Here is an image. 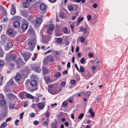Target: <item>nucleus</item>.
I'll return each instance as SVG.
<instances>
[{"label": "nucleus", "instance_id": "52", "mask_svg": "<svg viewBox=\"0 0 128 128\" xmlns=\"http://www.w3.org/2000/svg\"><path fill=\"white\" fill-rule=\"evenodd\" d=\"M70 28H71L72 31H73L74 30V26L72 25H70Z\"/></svg>", "mask_w": 128, "mask_h": 128}, {"label": "nucleus", "instance_id": "32", "mask_svg": "<svg viewBox=\"0 0 128 128\" xmlns=\"http://www.w3.org/2000/svg\"><path fill=\"white\" fill-rule=\"evenodd\" d=\"M54 28V25H52L50 26L49 28V29L50 30L52 31L53 30Z\"/></svg>", "mask_w": 128, "mask_h": 128}, {"label": "nucleus", "instance_id": "64", "mask_svg": "<svg viewBox=\"0 0 128 128\" xmlns=\"http://www.w3.org/2000/svg\"><path fill=\"white\" fill-rule=\"evenodd\" d=\"M49 1L52 3H54L57 0H48Z\"/></svg>", "mask_w": 128, "mask_h": 128}, {"label": "nucleus", "instance_id": "36", "mask_svg": "<svg viewBox=\"0 0 128 128\" xmlns=\"http://www.w3.org/2000/svg\"><path fill=\"white\" fill-rule=\"evenodd\" d=\"M80 70L81 72H84V69L83 67L82 66H80Z\"/></svg>", "mask_w": 128, "mask_h": 128}, {"label": "nucleus", "instance_id": "33", "mask_svg": "<svg viewBox=\"0 0 128 128\" xmlns=\"http://www.w3.org/2000/svg\"><path fill=\"white\" fill-rule=\"evenodd\" d=\"M92 74L90 73H88V74L86 75L85 77V78L86 79H88V78H90L92 76Z\"/></svg>", "mask_w": 128, "mask_h": 128}, {"label": "nucleus", "instance_id": "7", "mask_svg": "<svg viewBox=\"0 0 128 128\" xmlns=\"http://www.w3.org/2000/svg\"><path fill=\"white\" fill-rule=\"evenodd\" d=\"M6 95L10 100L11 99H14L16 98V96L12 94H6Z\"/></svg>", "mask_w": 128, "mask_h": 128}, {"label": "nucleus", "instance_id": "58", "mask_svg": "<svg viewBox=\"0 0 128 128\" xmlns=\"http://www.w3.org/2000/svg\"><path fill=\"white\" fill-rule=\"evenodd\" d=\"M24 112H22L20 114V118L22 119V118L24 114Z\"/></svg>", "mask_w": 128, "mask_h": 128}, {"label": "nucleus", "instance_id": "47", "mask_svg": "<svg viewBox=\"0 0 128 128\" xmlns=\"http://www.w3.org/2000/svg\"><path fill=\"white\" fill-rule=\"evenodd\" d=\"M36 54H34V57H32V60L34 61L35 60L36 58Z\"/></svg>", "mask_w": 128, "mask_h": 128}, {"label": "nucleus", "instance_id": "40", "mask_svg": "<svg viewBox=\"0 0 128 128\" xmlns=\"http://www.w3.org/2000/svg\"><path fill=\"white\" fill-rule=\"evenodd\" d=\"M7 15V13L6 11L5 10H4L3 11L2 14V16H6Z\"/></svg>", "mask_w": 128, "mask_h": 128}, {"label": "nucleus", "instance_id": "21", "mask_svg": "<svg viewBox=\"0 0 128 128\" xmlns=\"http://www.w3.org/2000/svg\"><path fill=\"white\" fill-rule=\"evenodd\" d=\"M13 46V44L12 42H9L7 44L6 48L7 49H9L11 48Z\"/></svg>", "mask_w": 128, "mask_h": 128}, {"label": "nucleus", "instance_id": "62", "mask_svg": "<svg viewBox=\"0 0 128 128\" xmlns=\"http://www.w3.org/2000/svg\"><path fill=\"white\" fill-rule=\"evenodd\" d=\"M67 67L69 68L70 67V62H68L67 64Z\"/></svg>", "mask_w": 128, "mask_h": 128}, {"label": "nucleus", "instance_id": "60", "mask_svg": "<svg viewBox=\"0 0 128 128\" xmlns=\"http://www.w3.org/2000/svg\"><path fill=\"white\" fill-rule=\"evenodd\" d=\"M12 119V118L10 117H9L8 118H7L6 120V122H8L9 120H10Z\"/></svg>", "mask_w": 128, "mask_h": 128}, {"label": "nucleus", "instance_id": "41", "mask_svg": "<svg viewBox=\"0 0 128 128\" xmlns=\"http://www.w3.org/2000/svg\"><path fill=\"white\" fill-rule=\"evenodd\" d=\"M49 120L47 119V120L44 122V124L47 126H48L49 122Z\"/></svg>", "mask_w": 128, "mask_h": 128}, {"label": "nucleus", "instance_id": "49", "mask_svg": "<svg viewBox=\"0 0 128 128\" xmlns=\"http://www.w3.org/2000/svg\"><path fill=\"white\" fill-rule=\"evenodd\" d=\"M35 114L34 113H32L30 114V116L31 117H33L35 116Z\"/></svg>", "mask_w": 128, "mask_h": 128}, {"label": "nucleus", "instance_id": "48", "mask_svg": "<svg viewBox=\"0 0 128 128\" xmlns=\"http://www.w3.org/2000/svg\"><path fill=\"white\" fill-rule=\"evenodd\" d=\"M52 126L54 128H56L57 125L56 123H53L52 124Z\"/></svg>", "mask_w": 128, "mask_h": 128}, {"label": "nucleus", "instance_id": "25", "mask_svg": "<svg viewBox=\"0 0 128 128\" xmlns=\"http://www.w3.org/2000/svg\"><path fill=\"white\" fill-rule=\"evenodd\" d=\"M61 75L60 73L59 72H57L54 75V76L56 78H58L60 77Z\"/></svg>", "mask_w": 128, "mask_h": 128}, {"label": "nucleus", "instance_id": "44", "mask_svg": "<svg viewBox=\"0 0 128 128\" xmlns=\"http://www.w3.org/2000/svg\"><path fill=\"white\" fill-rule=\"evenodd\" d=\"M37 106V104H33L31 106V107L33 108H36Z\"/></svg>", "mask_w": 128, "mask_h": 128}, {"label": "nucleus", "instance_id": "42", "mask_svg": "<svg viewBox=\"0 0 128 128\" xmlns=\"http://www.w3.org/2000/svg\"><path fill=\"white\" fill-rule=\"evenodd\" d=\"M65 15L64 13L62 12L60 13V16L62 18H64L65 16Z\"/></svg>", "mask_w": 128, "mask_h": 128}, {"label": "nucleus", "instance_id": "13", "mask_svg": "<svg viewBox=\"0 0 128 128\" xmlns=\"http://www.w3.org/2000/svg\"><path fill=\"white\" fill-rule=\"evenodd\" d=\"M33 70H34L37 73H39L41 72V69L39 67H37L35 68H33Z\"/></svg>", "mask_w": 128, "mask_h": 128}, {"label": "nucleus", "instance_id": "1", "mask_svg": "<svg viewBox=\"0 0 128 128\" xmlns=\"http://www.w3.org/2000/svg\"><path fill=\"white\" fill-rule=\"evenodd\" d=\"M36 44V41L34 39H32L28 42V45L29 46V50L32 51L34 48Z\"/></svg>", "mask_w": 128, "mask_h": 128}, {"label": "nucleus", "instance_id": "35", "mask_svg": "<svg viewBox=\"0 0 128 128\" xmlns=\"http://www.w3.org/2000/svg\"><path fill=\"white\" fill-rule=\"evenodd\" d=\"M13 84V81L12 80H10L9 82L6 85L9 84L10 85H12Z\"/></svg>", "mask_w": 128, "mask_h": 128}, {"label": "nucleus", "instance_id": "38", "mask_svg": "<svg viewBox=\"0 0 128 128\" xmlns=\"http://www.w3.org/2000/svg\"><path fill=\"white\" fill-rule=\"evenodd\" d=\"M84 116V114L83 113H81L79 115V116L78 117V118L79 119H82L83 117Z\"/></svg>", "mask_w": 128, "mask_h": 128}, {"label": "nucleus", "instance_id": "59", "mask_svg": "<svg viewBox=\"0 0 128 128\" xmlns=\"http://www.w3.org/2000/svg\"><path fill=\"white\" fill-rule=\"evenodd\" d=\"M97 4L96 3L94 4L93 6V7L94 8H96L97 7Z\"/></svg>", "mask_w": 128, "mask_h": 128}, {"label": "nucleus", "instance_id": "17", "mask_svg": "<svg viewBox=\"0 0 128 128\" xmlns=\"http://www.w3.org/2000/svg\"><path fill=\"white\" fill-rule=\"evenodd\" d=\"M49 57V56H48L45 58L44 60V64H46L50 60Z\"/></svg>", "mask_w": 128, "mask_h": 128}, {"label": "nucleus", "instance_id": "22", "mask_svg": "<svg viewBox=\"0 0 128 128\" xmlns=\"http://www.w3.org/2000/svg\"><path fill=\"white\" fill-rule=\"evenodd\" d=\"M1 38L2 40L4 42H5L7 39L6 36L5 34L2 35L1 36Z\"/></svg>", "mask_w": 128, "mask_h": 128}, {"label": "nucleus", "instance_id": "20", "mask_svg": "<svg viewBox=\"0 0 128 128\" xmlns=\"http://www.w3.org/2000/svg\"><path fill=\"white\" fill-rule=\"evenodd\" d=\"M40 8L42 10H44L46 9V6L44 4H42L40 5Z\"/></svg>", "mask_w": 128, "mask_h": 128}, {"label": "nucleus", "instance_id": "24", "mask_svg": "<svg viewBox=\"0 0 128 128\" xmlns=\"http://www.w3.org/2000/svg\"><path fill=\"white\" fill-rule=\"evenodd\" d=\"M89 112L91 116L92 117H94V113L92 111V108H90L89 110Z\"/></svg>", "mask_w": 128, "mask_h": 128}, {"label": "nucleus", "instance_id": "57", "mask_svg": "<svg viewBox=\"0 0 128 128\" xmlns=\"http://www.w3.org/2000/svg\"><path fill=\"white\" fill-rule=\"evenodd\" d=\"M87 19L88 20H90L91 19V16L90 15H88L87 16Z\"/></svg>", "mask_w": 128, "mask_h": 128}, {"label": "nucleus", "instance_id": "50", "mask_svg": "<svg viewBox=\"0 0 128 128\" xmlns=\"http://www.w3.org/2000/svg\"><path fill=\"white\" fill-rule=\"evenodd\" d=\"M4 65V62L2 60H0V66L2 67Z\"/></svg>", "mask_w": 128, "mask_h": 128}, {"label": "nucleus", "instance_id": "45", "mask_svg": "<svg viewBox=\"0 0 128 128\" xmlns=\"http://www.w3.org/2000/svg\"><path fill=\"white\" fill-rule=\"evenodd\" d=\"M83 19V17H82L80 18H79L78 20V23H80V22L82 21Z\"/></svg>", "mask_w": 128, "mask_h": 128}, {"label": "nucleus", "instance_id": "51", "mask_svg": "<svg viewBox=\"0 0 128 128\" xmlns=\"http://www.w3.org/2000/svg\"><path fill=\"white\" fill-rule=\"evenodd\" d=\"M24 105L23 106L24 107H26L27 106L28 103L27 102L25 101L24 102Z\"/></svg>", "mask_w": 128, "mask_h": 128}, {"label": "nucleus", "instance_id": "43", "mask_svg": "<svg viewBox=\"0 0 128 128\" xmlns=\"http://www.w3.org/2000/svg\"><path fill=\"white\" fill-rule=\"evenodd\" d=\"M49 59L50 60L51 62H53L54 61V60L52 57V56L51 55H49Z\"/></svg>", "mask_w": 128, "mask_h": 128}, {"label": "nucleus", "instance_id": "30", "mask_svg": "<svg viewBox=\"0 0 128 128\" xmlns=\"http://www.w3.org/2000/svg\"><path fill=\"white\" fill-rule=\"evenodd\" d=\"M56 41L58 43H60L62 42V40L61 38H58L57 39Z\"/></svg>", "mask_w": 128, "mask_h": 128}, {"label": "nucleus", "instance_id": "46", "mask_svg": "<svg viewBox=\"0 0 128 128\" xmlns=\"http://www.w3.org/2000/svg\"><path fill=\"white\" fill-rule=\"evenodd\" d=\"M62 104L64 106H66L68 104L66 101H64L62 103Z\"/></svg>", "mask_w": 128, "mask_h": 128}, {"label": "nucleus", "instance_id": "18", "mask_svg": "<svg viewBox=\"0 0 128 128\" xmlns=\"http://www.w3.org/2000/svg\"><path fill=\"white\" fill-rule=\"evenodd\" d=\"M23 6L24 8H28L29 6V2L26 0L23 3Z\"/></svg>", "mask_w": 128, "mask_h": 128}, {"label": "nucleus", "instance_id": "27", "mask_svg": "<svg viewBox=\"0 0 128 128\" xmlns=\"http://www.w3.org/2000/svg\"><path fill=\"white\" fill-rule=\"evenodd\" d=\"M26 96L28 98L32 99H33L34 98L33 96L29 94H27L26 95Z\"/></svg>", "mask_w": 128, "mask_h": 128}, {"label": "nucleus", "instance_id": "8", "mask_svg": "<svg viewBox=\"0 0 128 128\" xmlns=\"http://www.w3.org/2000/svg\"><path fill=\"white\" fill-rule=\"evenodd\" d=\"M16 13V8L14 4L12 5L11 8L10 10L11 14L12 15H14Z\"/></svg>", "mask_w": 128, "mask_h": 128}, {"label": "nucleus", "instance_id": "53", "mask_svg": "<svg viewBox=\"0 0 128 128\" xmlns=\"http://www.w3.org/2000/svg\"><path fill=\"white\" fill-rule=\"evenodd\" d=\"M50 114L49 112H46V113L45 116L46 117H49L50 116Z\"/></svg>", "mask_w": 128, "mask_h": 128}, {"label": "nucleus", "instance_id": "6", "mask_svg": "<svg viewBox=\"0 0 128 128\" xmlns=\"http://www.w3.org/2000/svg\"><path fill=\"white\" fill-rule=\"evenodd\" d=\"M22 59L21 58H19L16 61V63L18 66H21L25 63L23 61Z\"/></svg>", "mask_w": 128, "mask_h": 128}, {"label": "nucleus", "instance_id": "14", "mask_svg": "<svg viewBox=\"0 0 128 128\" xmlns=\"http://www.w3.org/2000/svg\"><path fill=\"white\" fill-rule=\"evenodd\" d=\"M21 79L22 76L19 74H17L15 77V79L17 82L20 80Z\"/></svg>", "mask_w": 128, "mask_h": 128}, {"label": "nucleus", "instance_id": "29", "mask_svg": "<svg viewBox=\"0 0 128 128\" xmlns=\"http://www.w3.org/2000/svg\"><path fill=\"white\" fill-rule=\"evenodd\" d=\"M7 124L6 122H4L2 124L1 126V128H4L6 127Z\"/></svg>", "mask_w": 128, "mask_h": 128}, {"label": "nucleus", "instance_id": "55", "mask_svg": "<svg viewBox=\"0 0 128 128\" xmlns=\"http://www.w3.org/2000/svg\"><path fill=\"white\" fill-rule=\"evenodd\" d=\"M33 123L35 125H36L38 124V122L37 120H36L34 121Z\"/></svg>", "mask_w": 128, "mask_h": 128}, {"label": "nucleus", "instance_id": "3", "mask_svg": "<svg viewBox=\"0 0 128 128\" xmlns=\"http://www.w3.org/2000/svg\"><path fill=\"white\" fill-rule=\"evenodd\" d=\"M25 62L27 61L30 58L31 54L29 53H23L21 54Z\"/></svg>", "mask_w": 128, "mask_h": 128}, {"label": "nucleus", "instance_id": "39", "mask_svg": "<svg viewBox=\"0 0 128 128\" xmlns=\"http://www.w3.org/2000/svg\"><path fill=\"white\" fill-rule=\"evenodd\" d=\"M68 10L70 11H71L73 10V6H70L68 7Z\"/></svg>", "mask_w": 128, "mask_h": 128}, {"label": "nucleus", "instance_id": "61", "mask_svg": "<svg viewBox=\"0 0 128 128\" xmlns=\"http://www.w3.org/2000/svg\"><path fill=\"white\" fill-rule=\"evenodd\" d=\"M88 56L90 57H92L93 56V54L92 53H89Z\"/></svg>", "mask_w": 128, "mask_h": 128}, {"label": "nucleus", "instance_id": "15", "mask_svg": "<svg viewBox=\"0 0 128 128\" xmlns=\"http://www.w3.org/2000/svg\"><path fill=\"white\" fill-rule=\"evenodd\" d=\"M20 24L19 22L17 21H15L13 23V26L15 28H18L20 26Z\"/></svg>", "mask_w": 128, "mask_h": 128}, {"label": "nucleus", "instance_id": "5", "mask_svg": "<svg viewBox=\"0 0 128 128\" xmlns=\"http://www.w3.org/2000/svg\"><path fill=\"white\" fill-rule=\"evenodd\" d=\"M30 84L32 86L35 87V88L34 89L33 91L36 90H38V88L37 87V82L36 80H32L30 82Z\"/></svg>", "mask_w": 128, "mask_h": 128}, {"label": "nucleus", "instance_id": "37", "mask_svg": "<svg viewBox=\"0 0 128 128\" xmlns=\"http://www.w3.org/2000/svg\"><path fill=\"white\" fill-rule=\"evenodd\" d=\"M61 85L62 87H64L66 85V82L64 81H63L62 82L61 84Z\"/></svg>", "mask_w": 128, "mask_h": 128}, {"label": "nucleus", "instance_id": "54", "mask_svg": "<svg viewBox=\"0 0 128 128\" xmlns=\"http://www.w3.org/2000/svg\"><path fill=\"white\" fill-rule=\"evenodd\" d=\"M80 40L81 42H83L84 40V38L82 37L80 38Z\"/></svg>", "mask_w": 128, "mask_h": 128}, {"label": "nucleus", "instance_id": "26", "mask_svg": "<svg viewBox=\"0 0 128 128\" xmlns=\"http://www.w3.org/2000/svg\"><path fill=\"white\" fill-rule=\"evenodd\" d=\"M80 62L81 64H84L86 63V60L84 58H81Z\"/></svg>", "mask_w": 128, "mask_h": 128}, {"label": "nucleus", "instance_id": "12", "mask_svg": "<svg viewBox=\"0 0 128 128\" xmlns=\"http://www.w3.org/2000/svg\"><path fill=\"white\" fill-rule=\"evenodd\" d=\"M9 56L10 58L12 60H14L16 58V55L14 54L10 53L9 54Z\"/></svg>", "mask_w": 128, "mask_h": 128}, {"label": "nucleus", "instance_id": "56", "mask_svg": "<svg viewBox=\"0 0 128 128\" xmlns=\"http://www.w3.org/2000/svg\"><path fill=\"white\" fill-rule=\"evenodd\" d=\"M20 120H17L15 121V124L16 125H18V123L19 122Z\"/></svg>", "mask_w": 128, "mask_h": 128}, {"label": "nucleus", "instance_id": "28", "mask_svg": "<svg viewBox=\"0 0 128 128\" xmlns=\"http://www.w3.org/2000/svg\"><path fill=\"white\" fill-rule=\"evenodd\" d=\"M42 72L43 74H47L48 72V70L46 68H43Z\"/></svg>", "mask_w": 128, "mask_h": 128}, {"label": "nucleus", "instance_id": "19", "mask_svg": "<svg viewBox=\"0 0 128 128\" xmlns=\"http://www.w3.org/2000/svg\"><path fill=\"white\" fill-rule=\"evenodd\" d=\"M90 91H89L86 92H84L83 94V96L86 97H88L90 96Z\"/></svg>", "mask_w": 128, "mask_h": 128}, {"label": "nucleus", "instance_id": "31", "mask_svg": "<svg viewBox=\"0 0 128 128\" xmlns=\"http://www.w3.org/2000/svg\"><path fill=\"white\" fill-rule=\"evenodd\" d=\"M31 79L32 80H36L37 79L35 75H32L31 76Z\"/></svg>", "mask_w": 128, "mask_h": 128}, {"label": "nucleus", "instance_id": "9", "mask_svg": "<svg viewBox=\"0 0 128 128\" xmlns=\"http://www.w3.org/2000/svg\"><path fill=\"white\" fill-rule=\"evenodd\" d=\"M14 31L12 29H8L7 31V33L10 36L13 37H14L15 36L13 34Z\"/></svg>", "mask_w": 128, "mask_h": 128}, {"label": "nucleus", "instance_id": "63", "mask_svg": "<svg viewBox=\"0 0 128 128\" xmlns=\"http://www.w3.org/2000/svg\"><path fill=\"white\" fill-rule=\"evenodd\" d=\"M75 81L74 80H71V83L72 84H74L75 83Z\"/></svg>", "mask_w": 128, "mask_h": 128}, {"label": "nucleus", "instance_id": "4", "mask_svg": "<svg viewBox=\"0 0 128 128\" xmlns=\"http://www.w3.org/2000/svg\"><path fill=\"white\" fill-rule=\"evenodd\" d=\"M0 103L1 105L2 106L5 105L6 103L5 97L2 94H0Z\"/></svg>", "mask_w": 128, "mask_h": 128}, {"label": "nucleus", "instance_id": "11", "mask_svg": "<svg viewBox=\"0 0 128 128\" xmlns=\"http://www.w3.org/2000/svg\"><path fill=\"white\" fill-rule=\"evenodd\" d=\"M44 78L47 84H48L52 81V80L48 76H44Z\"/></svg>", "mask_w": 128, "mask_h": 128}, {"label": "nucleus", "instance_id": "10", "mask_svg": "<svg viewBox=\"0 0 128 128\" xmlns=\"http://www.w3.org/2000/svg\"><path fill=\"white\" fill-rule=\"evenodd\" d=\"M28 26V24L24 23L22 24L21 28L23 31L24 32L27 29Z\"/></svg>", "mask_w": 128, "mask_h": 128}, {"label": "nucleus", "instance_id": "23", "mask_svg": "<svg viewBox=\"0 0 128 128\" xmlns=\"http://www.w3.org/2000/svg\"><path fill=\"white\" fill-rule=\"evenodd\" d=\"M42 19L41 18H38L36 20V23L38 24H40L42 22Z\"/></svg>", "mask_w": 128, "mask_h": 128}, {"label": "nucleus", "instance_id": "34", "mask_svg": "<svg viewBox=\"0 0 128 128\" xmlns=\"http://www.w3.org/2000/svg\"><path fill=\"white\" fill-rule=\"evenodd\" d=\"M63 32L65 34H66L68 32V29L66 28H64L62 29Z\"/></svg>", "mask_w": 128, "mask_h": 128}, {"label": "nucleus", "instance_id": "2", "mask_svg": "<svg viewBox=\"0 0 128 128\" xmlns=\"http://www.w3.org/2000/svg\"><path fill=\"white\" fill-rule=\"evenodd\" d=\"M61 90L60 88H58L57 86L53 88L51 90H48L49 92L52 94H58Z\"/></svg>", "mask_w": 128, "mask_h": 128}, {"label": "nucleus", "instance_id": "16", "mask_svg": "<svg viewBox=\"0 0 128 128\" xmlns=\"http://www.w3.org/2000/svg\"><path fill=\"white\" fill-rule=\"evenodd\" d=\"M38 108L42 110L44 109V104L42 103H39L37 104Z\"/></svg>", "mask_w": 128, "mask_h": 128}]
</instances>
